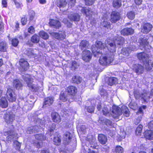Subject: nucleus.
<instances>
[{
    "label": "nucleus",
    "instance_id": "nucleus-1",
    "mask_svg": "<svg viewBox=\"0 0 153 153\" xmlns=\"http://www.w3.org/2000/svg\"><path fill=\"white\" fill-rule=\"evenodd\" d=\"M114 42L110 40H105V44H106L108 49L111 52H115L116 51V44L120 45H122L124 42V38L121 36H116L114 38Z\"/></svg>",
    "mask_w": 153,
    "mask_h": 153
},
{
    "label": "nucleus",
    "instance_id": "nucleus-2",
    "mask_svg": "<svg viewBox=\"0 0 153 153\" xmlns=\"http://www.w3.org/2000/svg\"><path fill=\"white\" fill-rule=\"evenodd\" d=\"M107 45L106 44L103 43L101 42L97 41H96L94 46H93L92 47V51L95 57L99 56V55L101 54L102 51L100 52L99 51V49H101L105 48Z\"/></svg>",
    "mask_w": 153,
    "mask_h": 153
},
{
    "label": "nucleus",
    "instance_id": "nucleus-3",
    "mask_svg": "<svg viewBox=\"0 0 153 153\" xmlns=\"http://www.w3.org/2000/svg\"><path fill=\"white\" fill-rule=\"evenodd\" d=\"M114 56L112 53L102 56L99 59L100 63L102 65H106L111 63L113 60Z\"/></svg>",
    "mask_w": 153,
    "mask_h": 153
},
{
    "label": "nucleus",
    "instance_id": "nucleus-4",
    "mask_svg": "<svg viewBox=\"0 0 153 153\" xmlns=\"http://www.w3.org/2000/svg\"><path fill=\"white\" fill-rule=\"evenodd\" d=\"M22 78L30 89L33 91L37 89L36 86L33 84V79L29 75L25 74L22 75Z\"/></svg>",
    "mask_w": 153,
    "mask_h": 153
},
{
    "label": "nucleus",
    "instance_id": "nucleus-5",
    "mask_svg": "<svg viewBox=\"0 0 153 153\" xmlns=\"http://www.w3.org/2000/svg\"><path fill=\"white\" fill-rule=\"evenodd\" d=\"M111 110L112 117L115 119H118L120 116L122 114V110L117 106L113 105Z\"/></svg>",
    "mask_w": 153,
    "mask_h": 153
},
{
    "label": "nucleus",
    "instance_id": "nucleus-6",
    "mask_svg": "<svg viewBox=\"0 0 153 153\" xmlns=\"http://www.w3.org/2000/svg\"><path fill=\"white\" fill-rule=\"evenodd\" d=\"M15 116L11 112L7 111L5 114L4 118L7 124H11L14 120Z\"/></svg>",
    "mask_w": 153,
    "mask_h": 153
},
{
    "label": "nucleus",
    "instance_id": "nucleus-7",
    "mask_svg": "<svg viewBox=\"0 0 153 153\" xmlns=\"http://www.w3.org/2000/svg\"><path fill=\"white\" fill-rule=\"evenodd\" d=\"M92 54L89 51H84L82 52V58L85 61L88 62L91 59Z\"/></svg>",
    "mask_w": 153,
    "mask_h": 153
},
{
    "label": "nucleus",
    "instance_id": "nucleus-8",
    "mask_svg": "<svg viewBox=\"0 0 153 153\" xmlns=\"http://www.w3.org/2000/svg\"><path fill=\"white\" fill-rule=\"evenodd\" d=\"M152 25L149 23H146L143 25L142 26L141 31L144 33H149L152 29Z\"/></svg>",
    "mask_w": 153,
    "mask_h": 153
},
{
    "label": "nucleus",
    "instance_id": "nucleus-9",
    "mask_svg": "<svg viewBox=\"0 0 153 153\" xmlns=\"http://www.w3.org/2000/svg\"><path fill=\"white\" fill-rule=\"evenodd\" d=\"M80 10L82 13L85 15L86 17H88L90 19L91 18V17L94 14L93 12L91 11L90 8L86 7H81Z\"/></svg>",
    "mask_w": 153,
    "mask_h": 153
},
{
    "label": "nucleus",
    "instance_id": "nucleus-10",
    "mask_svg": "<svg viewBox=\"0 0 153 153\" xmlns=\"http://www.w3.org/2000/svg\"><path fill=\"white\" fill-rule=\"evenodd\" d=\"M7 97L10 102H13L15 101V95L12 89H8L7 93Z\"/></svg>",
    "mask_w": 153,
    "mask_h": 153
},
{
    "label": "nucleus",
    "instance_id": "nucleus-11",
    "mask_svg": "<svg viewBox=\"0 0 153 153\" xmlns=\"http://www.w3.org/2000/svg\"><path fill=\"white\" fill-rule=\"evenodd\" d=\"M53 102V97H48L45 98L44 101V103L43 105V107H48L51 105Z\"/></svg>",
    "mask_w": 153,
    "mask_h": 153
},
{
    "label": "nucleus",
    "instance_id": "nucleus-12",
    "mask_svg": "<svg viewBox=\"0 0 153 153\" xmlns=\"http://www.w3.org/2000/svg\"><path fill=\"white\" fill-rule=\"evenodd\" d=\"M66 91L70 95H74L77 93V90L76 87L71 85L69 86L66 88Z\"/></svg>",
    "mask_w": 153,
    "mask_h": 153
},
{
    "label": "nucleus",
    "instance_id": "nucleus-13",
    "mask_svg": "<svg viewBox=\"0 0 153 153\" xmlns=\"http://www.w3.org/2000/svg\"><path fill=\"white\" fill-rule=\"evenodd\" d=\"M71 134L69 132H65L63 135V141L65 144H68L70 141L71 139Z\"/></svg>",
    "mask_w": 153,
    "mask_h": 153
},
{
    "label": "nucleus",
    "instance_id": "nucleus-14",
    "mask_svg": "<svg viewBox=\"0 0 153 153\" xmlns=\"http://www.w3.org/2000/svg\"><path fill=\"white\" fill-rule=\"evenodd\" d=\"M49 24L51 26L56 29H59L61 26L60 23L59 21L53 19L50 20Z\"/></svg>",
    "mask_w": 153,
    "mask_h": 153
},
{
    "label": "nucleus",
    "instance_id": "nucleus-15",
    "mask_svg": "<svg viewBox=\"0 0 153 153\" xmlns=\"http://www.w3.org/2000/svg\"><path fill=\"white\" fill-rule=\"evenodd\" d=\"M119 13L116 11H113L111 14V20L112 22H115L120 19Z\"/></svg>",
    "mask_w": 153,
    "mask_h": 153
},
{
    "label": "nucleus",
    "instance_id": "nucleus-16",
    "mask_svg": "<svg viewBox=\"0 0 153 153\" xmlns=\"http://www.w3.org/2000/svg\"><path fill=\"white\" fill-rule=\"evenodd\" d=\"M134 96L136 99H138L141 97L142 99H143L145 101H146V100L149 98V97L148 96V94H147L146 92H144V93L142 94L140 96L139 92L134 91Z\"/></svg>",
    "mask_w": 153,
    "mask_h": 153
},
{
    "label": "nucleus",
    "instance_id": "nucleus-17",
    "mask_svg": "<svg viewBox=\"0 0 153 153\" xmlns=\"http://www.w3.org/2000/svg\"><path fill=\"white\" fill-rule=\"evenodd\" d=\"M134 30L131 28H125L121 30V34L123 36L131 35L133 34Z\"/></svg>",
    "mask_w": 153,
    "mask_h": 153
},
{
    "label": "nucleus",
    "instance_id": "nucleus-18",
    "mask_svg": "<svg viewBox=\"0 0 153 153\" xmlns=\"http://www.w3.org/2000/svg\"><path fill=\"white\" fill-rule=\"evenodd\" d=\"M133 70L137 74H140L143 73L144 69L143 67L141 65L137 64H135L133 68Z\"/></svg>",
    "mask_w": 153,
    "mask_h": 153
},
{
    "label": "nucleus",
    "instance_id": "nucleus-19",
    "mask_svg": "<svg viewBox=\"0 0 153 153\" xmlns=\"http://www.w3.org/2000/svg\"><path fill=\"white\" fill-rule=\"evenodd\" d=\"M88 141H87V144H90V146L94 149H96L97 143L96 142V139L94 137H91L88 138Z\"/></svg>",
    "mask_w": 153,
    "mask_h": 153
},
{
    "label": "nucleus",
    "instance_id": "nucleus-20",
    "mask_svg": "<svg viewBox=\"0 0 153 153\" xmlns=\"http://www.w3.org/2000/svg\"><path fill=\"white\" fill-rule=\"evenodd\" d=\"M51 117L53 121L55 123H59L61 122V117L57 113L54 112L51 114Z\"/></svg>",
    "mask_w": 153,
    "mask_h": 153
},
{
    "label": "nucleus",
    "instance_id": "nucleus-21",
    "mask_svg": "<svg viewBox=\"0 0 153 153\" xmlns=\"http://www.w3.org/2000/svg\"><path fill=\"white\" fill-rule=\"evenodd\" d=\"M135 49V47H133L131 46L129 48H123L122 51V53L124 55L128 56L129 53L131 51H134Z\"/></svg>",
    "mask_w": 153,
    "mask_h": 153
},
{
    "label": "nucleus",
    "instance_id": "nucleus-22",
    "mask_svg": "<svg viewBox=\"0 0 153 153\" xmlns=\"http://www.w3.org/2000/svg\"><path fill=\"white\" fill-rule=\"evenodd\" d=\"M98 138L99 142L102 145L105 144L107 142V137L103 134H99L98 135Z\"/></svg>",
    "mask_w": 153,
    "mask_h": 153
},
{
    "label": "nucleus",
    "instance_id": "nucleus-23",
    "mask_svg": "<svg viewBox=\"0 0 153 153\" xmlns=\"http://www.w3.org/2000/svg\"><path fill=\"white\" fill-rule=\"evenodd\" d=\"M68 18L71 21H78L80 19V16L78 13H74L69 14L68 15Z\"/></svg>",
    "mask_w": 153,
    "mask_h": 153
},
{
    "label": "nucleus",
    "instance_id": "nucleus-24",
    "mask_svg": "<svg viewBox=\"0 0 153 153\" xmlns=\"http://www.w3.org/2000/svg\"><path fill=\"white\" fill-rule=\"evenodd\" d=\"M8 136L7 137V140L8 141H11L16 139L17 134L14 133L13 130H10L7 132Z\"/></svg>",
    "mask_w": 153,
    "mask_h": 153
},
{
    "label": "nucleus",
    "instance_id": "nucleus-25",
    "mask_svg": "<svg viewBox=\"0 0 153 153\" xmlns=\"http://www.w3.org/2000/svg\"><path fill=\"white\" fill-rule=\"evenodd\" d=\"M49 33L56 39L61 40H63L65 38V35L64 34V35H62L61 37H59V34L58 33H55L52 30H50L49 32Z\"/></svg>",
    "mask_w": 153,
    "mask_h": 153
},
{
    "label": "nucleus",
    "instance_id": "nucleus-26",
    "mask_svg": "<svg viewBox=\"0 0 153 153\" xmlns=\"http://www.w3.org/2000/svg\"><path fill=\"white\" fill-rule=\"evenodd\" d=\"M19 64L25 71L27 70L28 68V63L27 61L23 59H21L20 60Z\"/></svg>",
    "mask_w": 153,
    "mask_h": 153
},
{
    "label": "nucleus",
    "instance_id": "nucleus-27",
    "mask_svg": "<svg viewBox=\"0 0 153 153\" xmlns=\"http://www.w3.org/2000/svg\"><path fill=\"white\" fill-rule=\"evenodd\" d=\"M144 135L146 139L149 140H152L153 139V132L151 130L145 131Z\"/></svg>",
    "mask_w": 153,
    "mask_h": 153
},
{
    "label": "nucleus",
    "instance_id": "nucleus-28",
    "mask_svg": "<svg viewBox=\"0 0 153 153\" xmlns=\"http://www.w3.org/2000/svg\"><path fill=\"white\" fill-rule=\"evenodd\" d=\"M67 2L65 0H58L56 1V4L60 8H64L67 5Z\"/></svg>",
    "mask_w": 153,
    "mask_h": 153
},
{
    "label": "nucleus",
    "instance_id": "nucleus-29",
    "mask_svg": "<svg viewBox=\"0 0 153 153\" xmlns=\"http://www.w3.org/2000/svg\"><path fill=\"white\" fill-rule=\"evenodd\" d=\"M139 42L141 47L142 46L143 48L149 44V42L147 40V38L146 37H141L139 40Z\"/></svg>",
    "mask_w": 153,
    "mask_h": 153
},
{
    "label": "nucleus",
    "instance_id": "nucleus-30",
    "mask_svg": "<svg viewBox=\"0 0 153 153\" xmlns=\"http://www.w3.org/2000/svg\"><path fill=\"white\" fill-rule=\"evenodd\" d=\"M99 122L101 124L104 123L106 125L110 127L112 126V122L109 120L106 119H100L99 120Z\"/></svg>",
    "mask_w": 153,
    "mask_h": 153
},
{
    "label": "nucleus",
    "instance_id": "nucleus-31",
    "mask_svg": "<svg viewBox=\"0 0 153 153\" xmlns=\"http://www.w3.org/2000/svg\"><path fill=\"white\" fill-rule=\"evenodd\" d=\"M137 57L140 60L143 62L146 61L148 56L147 55L144 53H140L138 54Z\"/></svg>",
    "mask_w": 153,
    "mask_h": 153
},
{
    "label": "nucleus",
    "instance_id": "nucleus-32",
    "mask_svg": "<svg viewBox=\"0 0 153 153\" xmlns=\"http://www.w3.org/2000/svg\"><path fill=\"white\" fill-rule=\"evenodd\" d=\"M89 45V42L87 41L82 40L80 42L79 47L82 50H83L88 47Z\"/></svg>",
    "mask_w": 153,
    "mask_h": 153
},
{
    "label": "nucleus",
    "instance_id": "nucleus-33",
    "mask_svg": "<svg viewBox=\"0 0 153 153\" xmlns=\"http://www.w3.org/2000/svg\"><path fill=\"white\" fill-rule=\"evenodd\" d=\"M0 104L1 106L3 108L7 107L8 106V103L5 97H2L0 100Z\"/></svg>",
    "mask_w": 153,
    "mask_h": 153
},
{
    "label": "nucleus",
    "instance_id": "nucleus-34",
    "mask_svg": "<svg viewBox=\"0 0 153 153\" xmlns=\"http://www.w3.org/2000/svg\"><path fill=\"white\" fill-rule=\"evenodd\" d=\"M31 41L33 43H38L39 41V37L36 34L30 38Z\"/></svg>",
    "mask_w": 153,
    "mask_h": 153
},
{
    "label": "nucleus",
    "instance_id": "nucleus-35",
    "mask_svg": "<svg viewBox=\"0 0 153 153\" xmlns=\"http://www.w3.org/2000/svg\"><path fill=\"white\" fill-rule=\"evenodd\" d=\"M82 81V79L78 76H74L72 78V81L74 83L77 84L80 83Z\"/></svg>",
    "mask_w": 153,
    "mask_h": 153
},
{
    "label": "nucleus",
    "instance_id": "nucleus-36",
    "mask_svg": "<svg viewBox=\"0 0 153 153\" xmlns=\"http://www.w3.org/2000/svg\"><path fill=\"white\" fill-rule=\"evenodd\" d=\"M53 141L55 145H59L61 142V136L59 135L55 136L54 137Z\"/></svg>",
    "mask_w": 153,
    "mask_h": 153
},
{
    "label": "nucleus",
    "instance_id": "nucleus-37",
    "mask_svg": "<svg viewBox=\"0 0 153 153\" xmlns=\"http://www.w3.org/2000/svg\"><path fill=\"white\" fill-rule=\"evenodd\" d=\"M60 100L62 101L65 102L68 99V96L65 92L62 91L59 97Z\"/></svg>",
    "mask_w": 153,
    "mask_h": 153
},
{
    "label": "nucleus",
    "instance_id": "nucleus-38",
    "mask_svg": "<svg viewBox=\"0 0 153 153\" xmlns=\"http://www.w3.org/2000/svg\"><path fill=\"white\" fill-rule=\"evenodd\" d=\"M13 85L17 89H20L22 87V85L20 81L18 79H16L14 80Z\"/></svg>",
    "mask_w": 153,
    "mask_h": 153
},
{
    "label": "nucleus",
    "instance_id": "nucleus-39",
    "mask_svg": "<svg viewBox=\"0 0 153 153\" xmlns=\"http://www.w3.org/2000/svg\"><path fill=\"white\" fill-rule=\"evenodd\" d=\"M122 113H124V115L126 117H128L129 116V112L127 107L125 106H123L122 107Z\"/></svg>",
    "mask_w": 153,
    "mask_h": 153
},
{
    "label": "nucleus",
    "instance_id": "nucleus-40",
    "mask_svg": "<svg viewBox=\"0 0 153 153\" xmlns=\"http://www.w3.org/2000/svg\"><path fill=\"white\" fill-rule=\"evenodd\" d=\"M108 84L110 85H112L113 84L117 82V79L114 77H111L108 79Z\"/></svg>",
    "mask_w": 153,
    "mask_h": 153
},
{
    "label": "nucleus",
    "instance_id": "nucleus-41",
    "mask_svg": "<svg viewBox=\"0 0 153 153\" xmlns=\"http://www.w3.org/2000/svg\"><path fill=\"white\" fill-rule=\"evenodd\" d=\"M113 5L114 7L118 8L121 5V0H114L113 2Z\"/></svg>",
    "mask_w": 153,
    "mask_h": 153
},
{
    "label": "nucleus",
    "instance_id": "nucleus-42",
    "mask_svg": "<svg viewBox=\"0 0 153 153\" xmlns=\"http://www.w3.org/2000/svg\"><path fill=\"white\" fill-rule=\"evenodd\" d=\"M39 36L44 39L46 40L49 38L48 34L44 31H40L39 33Z\"/></svg>",
    "mask_w": 153,
    "mask_h": 153
},
{
    "label": "nucleus",
    "instance_id": "nucleus-43",
    "mask_svg": "<svg viewBox=\"0 0 153 153\" xmlns=\"http://www.w3.org/2000/svg\"><path fill=\"white\" fill-rule=\"evenodd\" d=\"M105 104H104V106L103 108L102 111L103 114L105 116H107L109 114V111L108 110L109 107L108 105H105Z\"/></svg>",
    "mask_w": 153,
    "mask_h": 153
},
{
    "label": "nucleus",
    "instance_id": "nucleus-44",
    "mask_svg": "<svg viewBox=\"0 0 153 153\" xmlns=\"http://www.w3.org/2000/svg\"><path fill=\"white\" fill-rule=\"evenodd\" d=\"M26 53L29 56H32L35 54L32 48H29L26 50Z\"/></svg>",
    "mask_w": 153,
    "mask_h": 153
},
{
    "label": "nucleus",
    "instance_id": "nucleus-45",
    "mask_svg": "<svg viewBox=\"0 0 153 153\" xmlns=\"http://www.w3.org/2000/svg\"><path fill=\"white\" fill-rule=\"evenodd\" d=\"M35 137L36 139L42 141L46 139V137L42 134H36L35 135Z\"/></svg>",
    "mask_w": 153,
    "mask_h": 153
},
{
    "label": "nucleus",
    "instance_id": "nucleus-46",
    "mask_svg": "<svg viewBox=\"0 0 153 153\" xmlns=\"http://www.w3.org/2000/svg\"><path fill=\"white\" fill-rule=\"evenodd\" d=\"M0 51L2 52L6 51V44L5 42H2L0 43Z\"/></svg>",
    "mask_w": 153,
    "mask_h": 153
},
{
    "label": "nucleus",
    "instance_id": "nucleus-47",
    "mask_svg": "<svg viewBox=\"0 0 153 153\" xmlns=\"http://www.w3.org/2000/svg\"><path fill=\"white\" fill-rule=\"evenodd\" d=\"M145 65L146 69L147 70L150 71L152 70V66L151 62L149 61L147 62V61H146Z\"/></svg>",
    "mask_w": 153,
    "mask_h": 153
},
{
    "label": "nucleus",
    "instance_id": "nucleus-48",
    "mask_svg": "<svg viewBox=\"0 0 153 153\" xmlns=\"http://www.w3.org/2000/svg\"><path fill=\"white\" fill-rule=\"evenodd\" d=\"M135 15V13L134 12L131 11L128 13L127 16L129 19L132 20L134 19Z\"/></svg>",
    "mask_w": 153,
    "mask_h": 153
},
{
    "label": "nucleus",
    "instance_id": "nucleus-49",
    "mask_svg": "<svg viewBox=\"0 0 153 153\" xmlns=\"http://www.w3.org/2000/svg\"><path fill=\"white\" fill-rule=\"evenodd\" d=\"M101 26L105 28H106L107 29L110 28V23L106 21H104L101 23Z\"/></svg>",
    "mask_w": 153,
    "mask_h": 153
},
{
    "label": "nucleus",
    "instance_id": "nucleus-50",
    "mask_svg": "<svg viewBox=\"0 0 153 153\" xmlns=\"http://www.w3.org/2000/svg\"><path fill=\"white\" fill-rule=\"evenodd\" d=\"M143 126L142 125H140L137 128L136 131V134L137 135H140L142 132Z\"/></svg>",
    "mask_w": 153,
    "mask_h": 153
},
{
    "label": "nucleus",
    "instance_id": "nucleus-51",
    "mask_svg": "<svg viewBox=\"0 0 153 153\" xmlns=\"http://www.w3.org/2000/svg\"><path fill=\"white\" fill-rule=\"evenodd\" d=\"M116 153H123V149L120 146H117L115 148Z\"/></svg>",
    "mask_w": 153,
    "mask_h": 153
},
{
    "label": "nucleus",
    "instance_id": "nucleus-52",
    "mask_svg": "<svg viewBox=\"0 0 153 153\" xmlns=\"http://www.w3.org/2000/svg\"><path fill=\"white\" fill-rule=\"evenodd\" d=\"M87 111L89 113H92L94 112V107L93 106L86 107L85 108Z\"/></svg>",
    "mask_w": 153,
    "mask_h": 153
},
{
    "label": "nucleus",
    "instance_id": "nucleus-53",
    "mask_svg": "<svg viewBox=\"0 0 153 153\" xmlns=\"http://www.w3.org/2000/svg\"><path fill=\"white\" fill-rule=\"evenodd\" d=\"M19 41L18 39L14 38L13 39L12 41V43L14 47L17 46L19 43Z\"/></svg>",
    "mask_w": 153,
    "mask_h": 153
},
{
    "label": "nucleus",
    "instance_id": "nucleus-54",
    "mask_svg": "<svg viewBox=\"0 0 153 153\" xmlns=\"http://www.w3.org/2000/svg\"><path fill=\"white\" fill-rule=\"evenodd\" d=\"M94 1V0H85V4L87 5H92Z\"/></svg>",
    "mask_w": 153,
    "mask_h": 153
},
{
    "label": "nucleus",
    "instance_id": "nucleus-55",
    "mask_svg": "<svg viewBox=\"0 0 153 153\" xmlns=\"http://www.w3.org/2000/svg\"><path fill=\"white\" fill-rule=\"evenodd\" d=\"M34 128L33 126H31L30 127L28 128L27 131V133L31 134L33 132H34L33 130Z\"/></svg>",
    "mask_w": 153,
    "mask_h": 153
},
{
    "label": "nucleus",
    "instance_id": "nucleus-56",
    "mask_svg": "<svg viewBox=\"0 0 153 153\" xmlns=\"http://www.w3.org/2000/svg\"><path fill=\"white\" fill-rule=\"evenodd\" d=\"M100 94L102 96H104V97H107V93L106 91L105 90L102 89L101 91Z\"/></svg>",
    "mask_w": 153,
    "mask_h": 153
},
{
    "label": "nucleus",
    "instance_id": "nucleus-57",
    "mask_svg": "<svg viewBox=\"0 0 153 153\" xmlns=\"http://www.w3.org/2000/svg\"><path fill=\"white\" fill-rule=\"evenodd\" d=\"M72 68L75 69L76 68L79 67V65L77 64L76 62L75 61H73L72 63Z\"/></svg>",
    "mask_w": 153,
    "mask_h": 153
},
{
    "label": "nucleus",
    "instance_id": "nucleus-58",
    "mask_svg": "<svg viewBox=\"0 0 153 153\" xmlns=\"http://www.w3.org/2000/svg\"><path fill=\"white\" fill-rule=\"evenodd\" d=\"M35 30L34 28L32 26L30 27L28 29V32L30 33H34Z\"/></svg>",
    "mask_w": 153,
    "mask_h": 153
},
{
    "label": "nucleus",
    "instance_id": "nucleus-59",
    "mask_svg": "<svg viewBox=\"0 0 153 153\" xmlns=\"http://www.w3.org/2000/svg\"><path fill=\"white\" fill-rule=\"evenodd\" d=\"M27 19L25 17L22 18L21 19V23L23 25H25L27 23Z\"/></svg>",
    "mask_w": 153,
    "mask_h": 153
},
{
    "label": "nucleus",
    "instance_id": "nucleus-60",
    "mask_svg": "<svg viewBox=\"0 0 153 153\" xmlns=\"http://www.w3.org/2000/svg\"><path fill=\"white\" fill-rule=\"evenodd\" d=\"M149 128L151 130H153V121H151L148 124Z\"/></svg>",
    "mask_w": 153,
    "mask_h": 153
},
{
    "label": "nucleus",
    "instance_id": "nucleus-61",
    "mask_svg": "<svg viewBox=\"0 0 153 153\" xmlns=\"http://www.w3.org/2000/svg\"><path fill=\"white\" fill-rule=\"evenodd\" d=\"M14 2L15 5L16 7L17 8H19L21 7L22 6V4L19 3V2L16 1L15 0H13Z\"/></svg>",
    "mask_w": 153,
    "mask_h": 153
},
{
    "label": "nucleus",
    "instance_id": "nucleus-62",
    "mask_svg": "<svg viewBox=\"0 0 153 153\" xmlns=\"http://www.w3.org/2000/svg\"><path fill=\"white\" fill-rule=\"evenodd\" d=\"M80 129L82 132L85 133L87 129L85 128V126L82 125L81 126Z\"/></svg>",
    "mask_w": 153,
    "mask_h": 153
},
{
    "label": "nucleus",
    "instance_id": "nucleus-63",
    "mask_svg": "<svg viewBox=\"0 0 153 153\" xmlns=\"http://www.w3.org/2000/svg\"><path fill=\"white\" fill-rule=\"evenodd\" d=\"M142 114H141V115H140V116L138 117V118L137 119L136 121L135 122V123L136 125L137 124L139 123L140 122L142 119Z\"/></svg>",
    "mask_w": 153,
    "mask_h": 153
},
{
    "label": "nucleus",
    "instance_id": "nucleus-64",
    "mask_svg": "<svg viewBox=\"0 0 153 153\" xmlns=\"http://www.w3.org/2000/svg\"><path fill=\"white\" fill-rule=\"evenodd\" d=\"M88 153H99L98 151L93 150L89 149H88Z\"/></svg>",
    "mask_w": 153,
    "mask_h": 153
}]
</instances>
